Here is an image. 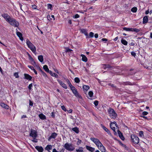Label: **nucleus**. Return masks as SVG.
I'll list each match as a JSON object with an SVG mask.
<instances>
[{
    "label": "nucleus",
    "mask_w": 152,
    "mask_h": 152,
    "mask_svg": "<svg viewBox=\"0 0 152 152\" xmlns=\"http://www.w3.org/2000/svg\"><path fill=\"white\" fill-rule=\"evenodd\" d=\"M63 147L67 150L69 151H73L75 149V148L72 144L68 142L66 143Z\"/></svg>",
    "instance_id": "nucleus-1"
},
{
    "label": "nucleus",
    "mask_w": 152,
    "mask_h": 152,
    "mask_svg": "<svg viewBox=\"0 0 152 152\" xmlns=\"http://www.w3.org/2000/svg\"><path fill=\"white\" fill-rule=\"evenodd\" d=\"M26 43L28 47L33 53H35L36 52V49L34 46L28 39H27Z\"/></svg>",
    "instance_id": "nucleus-2"
},
{
    "label": "nucleus",
    "mask_w": 152,
    "mask_h": 152,
    "mask_svg": "<svg viewBox=\"0 0 152 152\" xmlns=\"http://www.w3.org/2000/svg\"><path fill=\"white\" fill-rule=\"evenodd\" d=\"M108 112L111 118H115L116 117L117 114L113 109L109 108L108 110Z\"/></svg>",
    "instance_id": "nucleus-3"
},
{
    "label": "nucleus",
    "mask_w": 152,
    "mask_h": 152,
    "mask_svg": "<svg viewBox=\"0 0 152 152\" xmlns=\"http://www.w3.org/2000/svg\"><path fill=\"white\" fill-rule=\"evenodd\" d=\"M11 25L15 27H18L19 25L18 22L15 19L13 18H10V19L9 21H8Z\"/></svg>",
    "instance_id": "nucleus-4"
},
{
    "label": "nucleus",
    "mask_w": 152,
    "mask_h": 152,
    "mask_svg": "<svg viewBox=\"0 0 152 152\" xmlns=\"http://www.w3.org/2000/svg\"><path fill=\"white\" fill-rule=\"evenodd\" d=\"M131 137L132 140V141L134 144H137L139 143V138L137 136L134 135H131Z\"/></svg>",
    "instance_id": "nucleus-5"
},
{
    "label": "nucleus",
    "mask_w": 152,
    "mask_h": 152,
    "mask_svg": "<svg viewBox=\"0 0 152 152\" xmlns=\"http://www.w3.org/2000/svg\"><path fill=\"white\" fill-rule=\"evenodd\" d=\"M29 135L33 138H36L37 136V132L35 130L31 129Z\"/></svg>",
    "instance_id": "nucleus-6"
},
{
    "label": "nucleus",
    "mask_w": 152,
    "mask_h": 152,
    "mask_svg": "<svg viewBox=\"0 0 152 152\" xmlns=\"http://www.w3.org/2000/svg\"><path fill=\"white\" fill-rule=\"evenodd\" d=\"M90 140L93 141L97 147L100 145H101V143L100 141L97 139L95 138H94L91 137L90 138Z\"/></svg>",
    "instance_id": "nucleus-7"
},
{
    "label": "nucleus",
    "mask_w": 152,
    "mask_h": 152,
    "mask_svg": "<svg viewBox=\"0 0 152 152\" xmlns=\"http://www.w3.org/2000/svg\"><path fill=\"white\" fill-rule=\"evenodd\" d=\"M1 16L5 19L7 21V22L9 21L10 19L11 18L7 14L4 13L2 14Z\"/></svg>",
    "instance_id": "nucleus-8"
},
{
    "label": "nucleus",
    "mask_w": 152,
    "mask_h": 152,
    "mask_svg": "<svg viewBox=\"0 0 152 152\" xmlns=\"http://www.w3.org/2000/svg\"><path fill=\"white\" fill-rule=\"evenodd\" d=\"M73 93L74 94V95L77 97L79 98L80 99H82V97L80 95L77 91V90L76 89H75V90H74L72 91Z\"/></svg>",
    "instance_id": "nucleus-9"
},
{
    "label": "nucleus",
    "mask_w": 152,
    "mask_h": 152,
    "mask_svg": "<svg viewBox=\"0 0 152 152\" xmlns=\"http://www.w3.org/2000/svg\"><path fill=\"white\" fill-rule=\"evenodd\" d=\"M58 82V83H59L60 85L63 88H64L66 89L67 88V87L66 84L63 83V82H62L61 81L59 80H57Z\"/></svg>",
    "instance_id": "nucleus-10"
},
{
    "label": "nucleus",
    "mask_w": 152,
    "mask_h": 152,
    "mask_svg": "<svg viewBox=\"0 0 152 152\" xmlns=\"http://www.w3.org/2000/svg\"><path fill=\"white\" fill-rule=\"evenodd\" d=\"M101 145H99L98 147L99 149L102 152H105L106 149L104 146H103L102 144L101 143Z\"/></svg>",
    "instance_id": "nucleus-11"
},
{
    "label": "nucleus",
    "mask_w": 152,
    "mask_h": 152,
    "mask_svg": "<svg viewBox=\"0 0 152 152\" xmlns=\"http://www.w3.org/2000/svg\"><path fill=\"white\" fill-rule=\"evenodd\" d=\"M24 79L29 80H31L32 79V77L29 75L27 74H24Z\"/></svg>",
    "instance_id": "nucleus-12"
},
{
    "label": "nucleus",
    "mask_w": 152,
    "mask_h": 152,
    "mask_svg": "<svg viewBox=\"0 0 152 152\" xmlns=\"http://www.w3.org/2000/svg\"><path fill=\"white\" fill-rule=\"evenodd\" d=\"M102 127L109 135H111V134L110 133V131L105 127L102 124H101Z\"/></svg>",
    "instance_id": "nucleus-13"
},
{
    "label": "nucleus",
    "mask_w": 152,
    "mask_h": 152,
    "mask_svg": "<svg viewBox=\"0 0 152 152\" xmlns=\"http://www.w3.org/2000/svg\"><path fill=\"white\" fill-rule=\"evenodd\" d=\"M35 148L39 152H43V149L42 146H37Z\"/></svg>",
    "instance_id": "nucleus-14"
},
{
    "label": "nucleus",
    "mask_w": 152,
    "mask_h": 152,
    "mask_svg": "<svg viewBox=\"0 0 152 152\" xmlns=\"http://www.w3.org/2000/svg\"><path fill=\"white\" fill-rule=\"evenodd\" d=\"M86 148L89 151H90L91 152H93L94 150L95 149L94 148H92L91 147L86 145Z\"/></svg>",
    "instance_id": "nucleus-15"
},
{
    "label": "nucleus",
    "mask_w": 152,
    "mask_h": 152,
    "mask_svg": "<svg viewBox=\"0 0 152 152\" xmlns=\"http://www.w3.org/2000/svg\"><path fill=\"white\" fill-rule=\"evenodd\" d=\"M118 134L119 136L120 137V138L122 140H124V138L123 136V135L122 133L121 132L119 131V130H118Z\"/></svg>",
    "instance_id": "nucleus-16"
},
{
    "label": "nucleus",
    "mask_w": 152,
    "mask_h": 152,
    "mask_svg": "<svg viewBox=\"0 0 152 152\" xmlns=\"http://www.w3.org/2000/svg\"><path fill=\"white\" fill-rule=\"evenodd\" d=\"M0 105L2 107L5 108L6 109H9V107L8 106L3 103H1Z\"/></svg>",
    "instance_id": "nucleus-17"
},
{
    "label": "nucleus",
    "mask_w": 152,
    "mask_h": 152,
    "mask_svg": "<svg viewBox=\"0 0 152 152\" xmlns=\"http://www.w3.org/2000/svg\"><path fill=\"white\" fill-rule=\"evenodd\" d=\"M114 125H113L112 124H110V126L111 128L113 131L114 132V134H116L117 133L115 131V128L114 126Z\"/></svg>",
    "instance_id": "nucleus-18"
},
{
    "label": "nucleus",
    "mask_w": 152,
    "mask_h": 152,
    "mask_svg": "<svg viewBox=\"0 0 152 152\" xmlns=\"http://www.w3.org/2000/svg\"><path fill=\"white\" fill-rule=\"evenodd\" d=\"M17 36L19 37L20 40L22 41L23 40L22 34L20 32H17Z\"/></svg>",
    "instance_id": "nucleus-19"
},
{
    "label": "nucleus",
    "mask_w": 152,
    "mask_h": 152,
    "mask_svg": "<svg viewBox=\"0 0 152 152\" xmlns=\"http://www.w3.org/2000/svg\"><path fill=\"white\" fill-rule=\"evenodd\" d=\"M39 116L40 119L42 120H45L46 119V116L42 113H41L39 115Z\"/></svg>",
    "instance_id": "nucleus-20"
},
{
    "label": "nucleus",
    "mask_w": 152,
    "mask_h": 152,
    "mask_svg": "<svg viewBox=\"0 0 152 152\" xmlns=\"http://www.w3.org/2000/svg\"><path fill=\"white\" fill-rule=\"evenodd\" d=\"M29 59L31 61L32 64H33L37 66L36 62L34 60L33 58L31 56L30 57H29Z\"/></svg>",
    "instance_id": "nucleus-21"
},
{
    "label": "nucleus",
    "mask_w": 152,
    "mask_h": 152,
    "mask_svg": "<svg viewBox=\"0 0 152 152\" xmlns=\"http://www.w3.org/2000/svg\"><path fill=\"white\" fill-rule=\"evenodd\" d=\"M49 73L52 76L55 77L56 78L58 77V75L56 74L53 73L51 71H50Z\"/></svg>",
    "instance_id": "nucleus-22"
},
{
    "label": "nucleus",
    "mask_w": 152,
    "mask_h": 152,
    "mask_svg": "<svg viewBox=\"0 0 152 152\" xmlns=\"http://www.w3.org/2000/svg\"><path fill=\"white\" fill-rule=\"evenodd\" d=\"M83 149L82 147H79L78 149H76L75 150L77 152H83Z\"/></svg>",
    "instance_id": "nucleus-23"
},
{
    "label": "nucleus",
    "mask_w": 152,
    "mask_h": 152,
    "mask_svg": "<svg viewBox=\"0 0 152 152\" xmlns=\"http://www.w3.org/2000/svg\"><path fill=\"white\" fill-rule=\"evenodd\" d=\"M81 56L82 57V60L83 61L85 62H86L87 61V58L84 55L82 54Z\"/></svg>",
    "instance_id": "nucleus-24"
},
{
    "label": "nucleus",
    "mask_w": 152,
    "mask_h": 152,
    "mask_svg": "<svg viewBox=\"0 0 152 152\" xmlns=\"http://www.w3.org/2000/svg\"><path fill=\"white\" fill-rule=\"evenodd\" d=\"M148 21V17L147 16H146L143 18V23H146Z\"/></svg>",
    "instance_id": "nucleus-25"
},
{
    "label": "nucleus",
    "mask_w": 152,
    "mask_h": 152,
    "mask_svg": "<svg viewBox=\"0 0 152 152\" xmlns=\"http://www.w3.org/2000/svg\"><path fill=\"white\" fill-rule=\"evenodd\" d=\"M43 68L46 72H50V70H49L47 65H44L43 66Z\"/></svg>",
    "instance_id": "nucleus-26"
},
{
    "label": "nucleus",
    "mask_w": 152,
    "mask_h": 152,
    "mask_svg": "<svg viewBox=\"0 0 152 152\" xmlns=\"http://www.w3.org/2000/svg\"><path fill=\"white\" fill-rule=\"evenodd\" d=\"M52 149V146L51 145H48L45 147V149L48 151Z\"/></svg>",
    "instance_id": "nucleus-27"
},
{
    "label": "nucleus",
    "mask_w": 152,
    "mask_h": 152,
    "mask_svg": "<svg viewBox=\"0 0 152 152\" xmlns=\"http://www.w3.org/2000/svg\"><path fill=\"white\" fill-rule=\"evenodd\" d=\"M81 32L83 33H84L85 35L86 36H88V34L87 33V31L84 29H83L81 30Z\"/></svg>",
    "instance_id": "nucleus-28"
},
{
    "label": "nucleus",
    "mask_w": 152,
    "mask_h": 152,
    "mask_svg": "<svg viewBox=\"0 0 152 152\" xmlns=\"http://www.w3.org/2000/svg\"><path fill=\"white\" fill-rule=\"evenodd\" d=\"M103 67L104 69H105L107 68H110L112 67L109 64H103Z\"/></svg>",
    "instance_id": "nucleus-29"
},
{
    "label": "nucleus",
    "mask_w": 152,
    "mask_h": 152,
    "mask_svg": "<svg viewBox=\"0 0 152 152\" xmlns=\"http://www.w3.org/2000/svg\"><path fill=\"white\" fill-rule=\"evenodd\" d=\"M72 130L77 134L79 132V129L77 127L73 128Z\"/></svg>",
    "instance_id": "nucleus-30"
},
{
    "label": "nucleus",
    "mask_w": 152,
    "mask_h": 152,
    "mask_svg": "<svg viewBox=\"0 0 152 152\" xmlns=\"http://www.w3.org/2000/svg\"><path fill=\"white\" fill-rule=\"evenodd\" d=\"M83 89L86 91H88L89 89V86H88L84 85L83 87Z\"/></svg>",
    "instance_id": "nucleus-31"
},
{
    "label": "nucleus",
    "mask_w": 152,
    "mask_h": 152,
    "mask_svg": "<svg viewBox=\"0 0 152 152\" xmlns=\"http://www.w3.org/2000/svg\"><path fill=\"white\" fill-rule=\"evenodd\" d=\"M132 28H129L124 27L123 28V29L124 30H125L126 31H132Z\"/></svg>",
    "instance_id": "nucleus-32"
},
{
    "label": "nucleus",
    "mask_w": 152,
    "mask_h": 152,
    "mask_svg": "<svg viewBox=\"0 0 152 152\" xmlns=\"http://www.w3.org/2000/svg\"><path fill=\"white\" fill-rule=\"evenodd\" d=\"M38 59L40 62H43V56L42 55L39 56H38Z\"/></svg>",
    "instance_id": "nucleus-33"
},
{
    "label": "nucleus",
    "mask_w": 152,
    "mask_h": 152,
    "mask_svg": "<svg viewBox=\"0 0 152 152\" xmlns=\"http://www.w3.org/2000/svg\"><path fill=\"white\" fill-rule=\"evenodd\" d=\"M57 135V134L55 132H53L52 134L50 136L51 137H52V138L55 139Z\"/></svg>",
    "instance_id": "nucleus-34"
},
{
    "label": "nucleus",
    "mask_w": 152,
    "mask_h": 152,
    "mask_svg": "<svg viewBox=\"0 0 152 152\" xmlns=\"http://www.w3.org/2000/svg\"><path fill=\"white\" fill-rule=\"evenodd\" d=\"M121 42L124 45H127L128 42L125 40L122 39L121 40Z\"/></svg>",
    "instance_id": "nucleus-35"
},
{
    "label": "nucleus",
    "mask_w": 152,
    "mask_h": 152,
    "mask_svg": "<svg viewBox=\"0 0 152 152\" xmlns=\"http://www.w3.org/2000/svg\"><path fill=\"white\" fill-rule=\"evenodd\" d=\"M140 31V29H137L136 28H132V31L135 32H138Z\"/></svg>",
    "instance_id": "nucleus-36"
},
{
    "label": "nucleus",
    "mask_w": 152,
    "mask_h": 152,
    "mask_svg": "<svg viewBox=\"0 0 152 152\" xmlns=\"http://www.w3.org/2000/svg\"><path fill=\"white\" fill-rule=\"evenodd\" d=\"M137 8L136 7H133L131 9V11L133 12H135L137 11Z\"/></svg>",
    "instance_id": "nucleus-37"
},
{
    "label": "nucleus",
    "mask_w": 152,
    "mask_h": 152,
    "mask_svg": "<svg viewBox=\"0 0 152 152\" xmlns=\"http://www.w3.org/2000/svg\"><path fill=\"white\" fill-rule=\"evenodd\" d=\"M139 136L140 137L143 138L144 137V135L143 134V132L142 131H140L139 132Z\"/></svg>",
    "instance_id": "nucleus-38"
},
{
    "label": "nucleus",
    "mask_w": 152,
    "mask_h": 152,
    "mask_svg": "<svg viewBox=\"0 0 152 152\" xmlns=\"http://www.w3.org/2000/svg\"><path fill=\"white\" fill-rule=\"evenodd\" d=\"M88 94L90 97L91 98L93 96V93L92 91H90L88 92Z\"/></svg>",
    "instance_id": "nucleus-39"
},
{
    "label": "nucleus",
    "mask_w": 152,
    "mask_h": 152,
    "mask_svg": "<svg viewBox=\"0 0 152 152\" xmlns=\"http://www.w3.org/2000/svg\"><path fill=\"white\" fill-rule=\"evenodd\" d=\"M94 33L92 32H90L89 33V36L88 37V38H92L94 37Z\"/></svg>",
    "instance_id": "nucleus-40"
},
{
    "label": "nucleus",
    "mask_w": 152,
    "mask_h": 152,
    "mask_svg": "<svg viewBox=\"0 0 152 152\" xmlns=\"http://www.w3.org/2000/svg\"><path fill=\"white\" fill-rule=\"evenodd\" d=\"M75 81L76 83H79L80 82V80L78 77H75Z\"/></svg>",
    "instance_id": "nucleus-41"
},
{
    "label": "nucleus",
    "mask_w": 152,
    "mask_h": 152,
    "mask_svg": "<svg viewBox=\"0 0 152 152\" xmlns=\"http://www.w3.org/2000/svg\"><path fill=\"white\" fill-rule=\"evenodd\" d=\"M14 76L16 78H18L19 77V76L18 75V73L17 72L15 73L14 74Z\"/></svg>",
    "instance_id": "nucleus-42"
},
{
    "label": "nucleus",
    "mask_w": 152,
    "mask_h": 152,
    "mask_svg": "<svg viewBox=\"0 0 152 152\" xmlns=\"http://www.w3.org/2000/svg\"><path fill=\"white\" fill-rule=\"evenodd\" d=\"M124 84L125 85H132L133 84L129 82H127L124 83Z\"/></svg>",
    "instance_id": "nucleus-43"
},
{
    "label": "nucleus",
    "mask_w": 152,
    "mask_h": 152,
    "mask_svg": "<svg viewBox=\"0 0 152 152\" xmlns=\"http://www.w3.org/2000/svg\"><path fill=\"white\" fill-rule=\"evenodd\" d=\"M38 140L36 139V138H33V139L32 140V141L33 142H37Z\"/></svg>",
    "instance_id": "nucleus-44"
},
{
    "label": "nucleus",
    "mask_w": 152,
    "mask_h": 152,
    "mask_svg": "<svg viewBox=\"0 0 152 152\" xmlns=\"http://www.w3.org/2000/svg\"><path fill=\"white\" fill-rule=\"evenodd\" d=\"M99 102L98 101H95L94 102V104L95 106H96L98 104Z\"/></svg>",
    "instance_id": "nucleus-45"
},
{
    "label": "nucleus",
    "mask_w": 152,
    "mask_h": 152,
    "mask_svg": "<svg viewBox=\"0 0 152 152\" xmlns=\"http://www.w3.org/2000/svg\"><path fill=\"white\" fill-rule=\"evenodd\" d=\"M61 108L64 111H66V109L65 107V106L64 105L61 106Z\"/></svg>",
    "instance_id": "nucleus-46"
},
{
    "label": "nucleus",
    "mask_w": 152,
    "mask_h": 152,
    "mask_svg": "<svg viewBox=\"0 0 152 152\" xmlns=\"http://www.w3.org/2000/svg\"><path fill=\"white\" fill-rule=\"evenodd\" d=\"M78 141L77 143V145H79L81 142V140H79V139H78Z\"/></svg>",
    "instance_id": "nucleus-47"
},
{
    "label": "nucleus",
    "mask_w": 152,
    "mask_h": 152,
    "mask_svg": "<svg viewBox=\"0 0 152 152\" xmlns=\"http://www.w3.org/2000/svg\"><path fill=\"white\" fill-rule=\"evenodd\" d=\"M131 54L132 56H133L134 57L136 56V53L134 52H133V51L131 53Z\"/></svg>",
    "instance_id": "nucleus-48"
},
{
    "label": "nucleus",
    "mask_w": 152,
    "mask_h": 152,
    "mask_svg": "<svg viewBox=\"0 0 152 152\" xmlns=\"http://www.w3.org/2000/svg\"><path fill=\"white\" fill-rule=\"evenodd\" d=\"M111 124H112L113 125L115 126L116 127H118V125L117 124L116 122L114 121L113 122H111Z\"/></svg>",
    "instance_id": "nucleus-49"
},
{
    "label": "nucleus",
    "mask_w": 152,
    "mask_h": 152,
    "mask_svg": "<svg viewBox=\"0 0 152 152\" xmlns=\"http://www.w3.org/2000/svg\"><path fill=\"white\" fill-rule=\"evenodd\" d=\"M148 114V113L146 111H144L142 113V115H145Z\"/></svg>",
    "instance_id": "nucleus-50"
},
{
    "label": "nucleus",
    "mask_w": 152,
    "mask_h": 152,
    "mask_svg": "<svg viewBox=\"0 0 152 152\" xmlns=\"http://www.w3.org/2000/svg\"><path fill=\"white\" fill-rule=\"evenodd\" d=\"M32 83H31V84H30L29 85V86H28V89H29V90H31V87H32Z\"/></svg>",
    "instance_id": "nucleus-51"
},
{
    "label": "nucleus",
    "mask_w": 152,
    "mask_h": 152,
    "mask_svg": "<svg viewBox=\"0 0 152 152\" xmlns=\"http://www.w3.org/2000/svg\"><path fill=\"white\" fill-rule=\"evenodd\" d=\"M48 9H51L52 7V5L50 4H48Z\"/></svg>",
    "instance_id": "nucleus-52"
},
{
    "label": "nucleus",
    "mask_w": 152,
    "mask_h": 152,
    "mask_svg": "<svg viewBox=\"0 0 152 152\" xmlns=\"http://www.w3.org/2000/svg\"><path fill=\"white\" fill-rule=\"evenodd\" d=\"M41 73L43 76L45 77H47V75L44 72H42Z\"/></svg>",
    "instance_id": "nucleus-53"
},
{
    "label": "nucleus",
    "mask_w": 152,
    "mask_h": 152,
    "mask_svg": "<svg viewBox=\"0 0 152 152\" xmlns=\"http://www.w3.org/2000/svg\"><path fill=\"white\" fill-rule=\"evenodd\" d=\"M28 66L29 67V68L31 69L32 70H33L34 69V67L31 66Z\"/></svg>",
    "instance_id": "nucleus-54"
},
{
    "label": "nucleus",
    "mask_w": 152,
    "mask_h": 152,
    "mask_svg": "<svg viewBox=\"0 0 152 152\" xmlns=\"http://www.w3.org/2000/svg\"><path fill=\"white\" fill-rule=\"evenodd\" d=\"M71 50L69 49V48H67L66 49V52H70Z\"/></svg>",
    "instance_id": "nucleus-55"
},
{
    "label": "nucleus",
    "mask_w": 152,
    "mask_h": 152,
    "mask_svg": "<svg viewBox=\"0 0 152 152\" xmlns=\"http://www.w3.org/2000/svg\"><path fill=\"white\" fill-rule=\"evenodd\" d=\"M68 83L69 84V86L70 87V88L71 87H72V86H73L72 85L71 83L69 81L68 82Z\"/></svg>",
    "instance_id": "nucleus-56"
},
{
    "label": "nucleus",
    "mask_w": 152,
    "mask_h": 152,
    "mask_svg": "<svg viewBox=\"0 0 152 152\" xmlns=\"http://www.w3.org/2000/svg\"><path fill=\"white\" fill-rule=\"evenodd\" d=\"M80 17L79 15L78 14H76L74 17V18H79Z\"/></svg>",
    "instance_id": "nucleus-57"
},
{
    "label": "nucleus",
    "mask_w": 152,
    "mask_h": 152,
    "mask_svg": "<svg viewBox=\"0 0 152 152\" xmlns=\"http://www.w3.org/2000/svg\"><path fill=\"white\" fill-rule=\"evenodd\" d=\"M32 8L33 9H36L37 6L35 5H32Z\"/></svg>",
    "instance_id": "nucleus-58"
},
{
    "label": "nucleus",
    "mask_w": 152,
    "mask_h": 152,
    "mask_svg": "<svg viewBox=\"0 0 152 152\" xmlns=\"http://www.w3.org/2000/svg\"><path fill=\"white\" fill-rule=\"evenodd\" d=\"M33 105V102L32 101H31L30 100H29V105L32 106Z\"/></svg>",
    "instance_id": "nucleus-59"
},
{
    "label": "nucleus",
    "mask_w": 152,
    "mask_h": 152,
    "mask_svg": "<svg viewBox=\"0 0 152 152\" xmlns=\"http://www.w3.org/2000/svg\"><path fill=\"white\" fill-rule=\"evenodd\" d=\"M51 115L53 118H54L55 117V114L53 112L52 113Z\"/></svg>",
    "instance_id": "nucleus-60"
},
{
    "label": "nucleus",
    "mask_w": 152,
    "mask_h": 152,
    "mask_svg": "<svg viewBox=\"0 0 152 152\" xmlns=\"http://www.w3.org/2000/svg\"><path fill=\"white\" fill-rule=\"evenodd\" d=\"M70 88L72 91H73L74 90H75L76 89L74 86H72V87H71Z\"/></svg>",
    "instance_id": "nucleus-61"
},
{
    "label": "nucleus",
    "mask_w": 152,
    "mask_h": 152,
    "mask_svg": "<svg viewBox=\"0 0 152 152\" xmlns=\"http://www.w3.org/2000/svg\"><path fill=\"white\" fill-rule=\"evenodd\" d=\"M38 69H39V71L42 73V72H43V71L41 69L39 66H38Z\"/></svg>",
    "instance_id": "nucleus-62"
},
{
    "label": "nucleus",
    "mask_w": 152,
    "mask_h": 152,
    "mask_svg": "<svg viewBox=\"0 0 152 152\" xmlns=\"http://www.w3.org/2000/svg\"><path fill=\"white\" fill-rule=\"evenodd\" d=\"M102 41H107V39L106 38H102Z\"/></svg>",
    "instance_id": "nucleus-63"
},
{
    "label": "nucleus",
    "mask_w": 152,
    "mask_h": 152,
    "mask_svg": "<svg viewBox=\"0 0 152 152\" xmlns=\"http://www.w3.org/2000/svg\"><path fill=\"white\" fill-rule=\"evenodd\" d=\"M53 152H59L57 151L56 149L54 148L53 149Z\"/></svg>",
    "instance_id": "nucleus-64"
}]
</instances>
